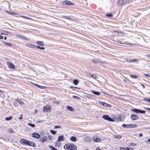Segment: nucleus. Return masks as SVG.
I'll use <instances>...</instances> for the list:
<instances>
[{"mask_svg": "<svg viewBox=\"0 0 150 150\" xmlns=\"http://www.w3.org/2000/svg\"><path fill=\"white\" fill-rule=\"evenodd\" d=\"M122 127L124 128H126L127 127V125L125 124H123L122 125Z\"/></svg>", "mask_w": 150, "mask_h": 150, "instance_id": "nucleus-50", "label": "nucleus"}, {"mask_svg": "<svg viewBox=\"0 0 150 150\" xmlns=\"http://www.w3.org/2000/svg\"><path fill=\"white\" fill-rule=\"evenodd\" d=\"M36 43L37 44L40 45L44 46L43 42L42 41H38Z\"/></svg>", "mask_w": 150, "mask_h": 150, "instance_id": "nucleus-24", "label": "nucleus"}, {"mask_svg": "<svg viewBox=\"0 0 150 150\" xmlns=\"http://www.w3.org/2000/svg\"><path fill=\"white\" fill-rule=\"evenodd\" d=\"M128 149H129V150H134V149L133 148H129V147H128Z\"/></svg>", "mask_w": 150, "mask_h": 150, "instance_id": "nucleus-54", "label": "nucleus"}, {"mask_svg": "<svg viewBox=\"0 0 150 150\" xmlns=\"http://www.w3.org/2000/svg\"><path fill=\"white\" fill-rule=\"evenodd\" d=\"M32 136L38 139H39L41 137L40 135L38 133H34L32 134Z\"/></svg>", "mask_w": 150, "mask_h": 150, "instance_id": "nucleus-8", "label": "nucleus"}, {"mask_svg": "<svg viewBox=\"0 0 150 150\" xmlns=\"http://www.w3.org/2000/svg\"><path fill=\"white\" fill-rule=\"evenodd\" d=\"M132 111L134 112L137 113H141L144 114L145 113V110H141L137 108H133L131 109Z\"/></svg>", "mask_w": 150, "mask_h": 150, "instance_id": "nucleus-3", "label": "nucleus"}, {"mask_svg": "<svg viewBox=\"0 0 150 150\" xmlns=\"http://www.w3.org/2000/svg\"><path fill=\"white\" fill-rule=\"evenodd\" d=\"M67 109L68 110H69L71 111H74V109L71 107L70 106H67Z\"/></svg>", "mask_w": 150, "mask_h": 150, "instance_id": "nucleus-22", "label": "nucleus"}, {"mask_svg": "<svg viewBox=\"0 0 150 150\" xmlns=\"http://www.w3.org/2000/svg\"><path fill=\"white\" fill-rule=\"evenodd\" d=\"M64 18L67 19L69 20H73V19L71 16H64Z\"/></svg>", "mask_w": 150, "mask_h": 150, "instance_id": "nucleus-20", "label": "nucleus"}, {"mask_svg": "<svg viewBox=\"0 0 150 150\" xmlns=\"http://www.w3.org/2000/svg\"><path fill=\"white\" fill-rule=\"evenodd\" d=\"M92 92L94 94L97 95L99 96L100 94V93L99 92L96 91H93Z\"/></svg>", "mask_w": 150, "mask_h": 150, "instance_id": "nucleus-19", "label": "nucleus"}, {"mask_svg": "<svg viewBox=\"0 0 150 150\" xmlns=\"http://www.w3.org/2000/svg\"><path fill=\"white\" fill-rule=\"evenodd\" d=\"M28 47H33L34 48H35L36 47V46L35 45L30 44H29V45Z\"/></svg>", "mask_w": 150, "mask_h": 150, "instance_id": "nucleus-36", "label": "nucleus"}, {"mask_svg": "<svg viewBox=\"0 0 150 150\" xmlns=\"http://www.w3.org/2000/svg\"><path fill=\"white\" fill-rule=\"evenodd\" d=\"M20 16L23 18H25L27 19H30V20H32V18H28V17H26L24 16Z\"/></svg>", "mask_w": 150, "mask_h": 150, "instance_id": "nucleus-34", "label": "nucleus"}, {"mask_svg": "<svg viewBox=\"0 0 150 150\" xmlns=\"http://www.w3.org/2000/svg\"><path fill=\"white\" fill-rule=\"evenodd\" d=\"M28 125H29L30 126L33 127H35V124H31V123H28Z\"/></svg>", "mask_w": 150, "mask_h": 150, "instance_id": "nucleus-38", "label": "nucleus"}, {"mask_svg": "<svg viewBox=\"0 0 150 150\" xmlns=\"http://www.w3.org/2000/svg\"><path fill=\"white\" fill-rule=\"evenodd\" d=\"M70 140L73 142H75L76 141V138L75 137L72 136L71 137Z\"/></svg>", "mask_w": 150, "mask_h": 150, "instance_id": "nucleus-18", "label": "nucleus"}, {"mask_svg": "<svg viewBox=\"0 0 150 150\" xmlns=\"http://www.w3.org/2000/svg\"><path fill=\"white\" fill-rule=\"evenodd\" d=\"M143 100L148 102H150V98H145L143 99Z\"/></svg>", "mask_w": 150, "mask_h": 150, "instance_id": "nucleus-21", "label": "nucleus"}, {"mask_svg": "<svg viewBox=\"0 0 150 150\" xmlns=\"http://www.w3.org/2000/svg\"><path fill=\"white\" fill-rule=\"evenodd\" d=\"M72 4V3L70 1H68L67 0H65L63 2V4L64 5H71Z\"/></svg>", "mask_w": 150, "mask_h": 150, "instance_id": "nucleus-12", "label": "nucleus"}, {"mask_svg": "<svg viewBox=\"0 0 150 150\" xmlns=\"http://www.w3.org/2000/svg\"><path fill=\"white\" fill-rule=\"evenodd\" d=\"M90 75L92 77V78H93L94 79H96L97 77L96 75H94V74H92L91 75V74H90Z\"/></svg>", "mask_w": 150, "mask_h": 150, "instance_id": "nucleus-42", "label": "nucleus"}, {"mask_svg": "<svg viewBox=\"0 0 150 150\" xmlns=\"http://www.w3.org/2000/svg\"><path fill=\"white\" fill-rule=\"evenodd\" d=\"M49 147L52 150H54L55 149V147L52 146H49Z\"/></svg>", "mask_w": 150, "mask_h": 150, "instance_id": "nucleus-45", "label": "nucleus"}, {"mask_svg": "<svg viewBox=\"0 0 150 150\" xmlns=\"http://www.w3.org/2000/svg\"><path fill=\"white\" fill-rule=\"evenodd\" d=\"M73 98H76L78 99H80V98H79V97H78L76 96H73Z\"/></svg>", "mask_w": 150, "mask_h": 150, "instance_id": "nucleus-49", "label": "nucleus"}, {"mask_svg": "<svg viewBox=\"0 0 150 150\" xmlns=\"http://www.w3.org/2000/svg\"><path fill=\"white\" fill-rule=\"evenodd\" d=\"M131 0H119L117 3L118 6H122L130 2Z\"/></svg>", "mask_w": 150, "mask_h": 150, "instance_id": "nucleus-2", "label": "nucleus"}, {"mask_svg": "<svg viewBox=\"0 0 150 150\" xmlns=\"http://www.w3.org/2000/svg\"><path fill=\"white\" fill-rule=\"evenodd\" d=\"M8 66L10 68H13L15 67L14 65L11 62L8 63Z\"/></svg>", "mask_w": 150, "mask_h": 150, "instance_id": "nucleus-17", "label": "nucleus"}, {"mask_svg": "<svg viewBox=\"0 0 150 150\" xmlns=\"http://www.w3.org/2000/svg\"><path fill=\"white\" fill-rule=\"evenodd\" d=\"M144 75L148 77H150V75L149 74H145Z\"/></svg>", "mask_w": 150, "mask_h": 150, "instance_id": "nucleus-53", "label": "nucleus"}, {"mask_svg": "<svg viewBox=\"0 0 150 150\" xmlns=\"http://www.w3.org/2000/svg\"><path fill=\"white\" fill-rule=\"evenodd\" d=\"M73 83L75 85H77L78 84L79 81L77 79H74L73 81Z\"/></svg>", "mask_w": 150, "mask_h": 150, "instance_id": "nucleus-25", "label": "nucleus"}, {"mask_svg": "<svg viewBox=\"0 0 150 150\" xmlns=\"http://www.w3.org/2000/svg\"><path fill=\"white\" fill-rule=\"evenodd\" d=\"M127 125V128H129L130 127H131V124H127L126 125Z\"/></svg>", "mask_w": 150, "mask_h": 150, "instance_id": "nucleus-51", "label": "nucleus"}, {"mask_svg": "<svg viewBox=\"0 0 150 150\" xmlns=\"http://www.w3.org/2000/svg\"><path fill=\"white\" fill-rule=\"evenodd\" d=\"M104 93L105 94H106V95H108V96L110 95V94H108V93Z\"/></svg>", "mask_w": 150, "mask_h": 150, "instance_id": "nucleus-61", "label": "nucleus"}, {"mask_svg": "<svg viewBox=\"0 0 150 150\" xmlns=\"http://www.w3.org/2000/svg\"><path fill=\"white\" fill-rule=\"evenodd\" d=\"M141 85H142V86H143V88H145V86H144L143 85V84H142Z\"/></svg>", "mask_w": 150, "mask_h": 150, "instance_id": "nucleus-64", "label": "nucleus"}, {"mask_svg": "<svg viewBox=\"0 0 150 150\" xmlns=\"http://www.w3.org/2000/svg\"><path fill=\"white\" fill-rule=\"evenodd\" d=\"M125 61L126 62H132V60H131L130 59H128L127 58H125Z\"/></svg>", "mask_w": 150, "mask_h": 150, "instance_id": "nucleus-37", "label": "nucleus"}, {"mask_svg": "<svg viewBox=\"0 0 150 150\" xmlns=\"http://www.w3.org/2000/svg\"><path fill=\"white\" fill-rule=\"evenodd\" d=\"M106 16L110 17H112L113 16V15L111 14H106Z\"/></svg>", "mask_w": 150, "mask_h": 150, "instance_id": "nucleus-44", "label": "nucleus"}, {"mask_svg": "<svg viewBox=\"0 0 150 150\" xmlns=\"http://www.w3.org/2000/svg\"><path fill=\"white\" fill-rule=\"evenodd\" d=\"M64 138L63 136L61 135L59 137L57 141V142H62L64 141Z\"/></svg>", "mask_w": 150, "mask_h": 150, "instance_id": "nucleus-14", "label": "nucleus"}, {"mask_svg": "<svg viewBox=\"0 0 150 150\" xmlns=\"http://www.w3.org/2000/svg\"><path fill=\"white\" fill-rule=\"evenodd\" d=\"M12 117V116H10L8 117H7L5 118V120L6 121H9L11 120Z\"/></svg>", "mask_w": 150, "mask_h": 150, "instance_id": "nucleus-33", "label": "nucleus"}, {"mask_svg": "<svg viewBox=\"0 0 150 150\" xmlns=\"http://www.w3.org/2000/svg\"><path fill=\"white\" fill-rule=\"evenodd\" d=\"M120 150H129L128 147H120Z\"/></svg>", "mask_w": 150, "mask_h": 150, "instance_id": "nucleus-32", "label": "nucleus"}, {"mask_svg": "<svg viewBox=\"0 0 150 150\" xmlns=\"http://www.w3.org/2000/svg\"><path fill=\"white\" fill-rule=\"evenodd\" d=\"M96 150H101V149H100L99 148H97L96 149Z\"/></svg>", "mask_w": 150, "mask_h": 150, "instance_id": "nucleus-63", "label": "nucleus"}, {"mask_svg": "<svg viewBox=\"0 0 150 150\" xmlns=\"http://www.w3.org/2000/svg\"><path fill=\"white\" fill-rule=\"evenodd\" d=\"M137 127V125L135 124H131V127L133 128V127Z\"/></svg>", "mask_w": 150, "mask_h": 150, "instance_id": "nucleus-43", "label": "nucleus"}, {"mask_svg": "<svg viewBox=\"0 0 150 150\" xmlns=\"http://www.w3.org/2000/svg\"><path fill=\"white\" fill-rule=\"evenodd\" d=\"M48 138L50 140H52L53 139V138L51 136H48Z\"/></svg>", "mask_w": 150, "mask_h": 150, "instance_id": "nucleus-47", "label": "nucleus"}, {"mask_svg": "<svg viewBox=\"0 0 150 150\" xmlns=\"http://www.w3.org/2000/svg\"><path fill=\"white\" fill-rule=\"evenodd\" d=\"M145 56L147 57L150 58V54H146L145 55Z\"/></svg>", "mask_w": 150, "mask_h": 150, "instance_id": "nucleus-56", "label": "nucleus"}, {"mask_svg": "<svg viewBox=\"0 0 150 150\" xmlns=\"http://www.w3.org/2000/svg\"><path fill=\"white\" fill-rule=\"evenodd\" d=\"M139 136L140 137H142L143 136V134H142V133H140L139 134Z\"/></svg>", "mask_w": 150, "mask_h": 150, "instance_id": "nucleus-58", "label": "nucleus"}, {"mask_svg": "<svg viewBox=\"0 0 150 150\" xmlns=\"http://www.w3.org/2000/svg\"><path fill=\"white\" fill-rule=\"evenodd\" d=\"M130 76L131 78L133 79H136L138 77L137 76L135 75H130Z\"/></svg>", "mask_w": 150, "mask_h": 150, "instance_id": "nucleus-35", "label": "nucleus"}, {"mask_svg": "<svg viewBox=\"0 0 150 150\" xmlns=\"http://www.w3.org/2000/svg\"><path fill=\"white\" fill-rule=\"evenodd\" d=\"M91 61L93 62L96 63H105V62L104 61H101L100 60L97 58H93L91 59Z\"/></svg>", "mask_w": 150, "mask_h": 150, "instance_id": "nucleus-6", "label": "nucleus"}, {"mask_svg": "<svg viewBox=\"0 0 150 150\" xmlns=\"http://www.w3.org/2000/svg\"><path fill=\"white\" fill-rule=\"evenodd\" d=\"M114 137L115 138H116L118 139H120L122 138V136L120 135H115L114 136Z\"/></svg>", "mask_w": 150, "mask_h": 150, "instance_id": "nucleus-31", "label": "nucleus"}, {"mask_svg": "<svg viewBox=\"0 0 150 150\" xmlns=\"http://www.w3.org/2000/svg\"><path fill=\"white\" fill-rule=\"evenodd\" d=\"M50 132L53 135H54L56 133V132L52 130H50Z\"/></svg>", "mask_w": 150, "mask_h": 150, "instance_id": "nucleus-41", "label": "nucleus"}, {"mask_svg": "<svg viewBox=\"0 0 150 150\" xmlns=\"http://www.w3.org/2000/svg\"><path fill=\"white\" fill-rule=\"evenodd\" d=\"M38 49H40L41 50H44L45 49V48L44 47H41L39 46H38L36 47Z\"/></svg>", "mask_w": 150, "mask_h": 150, "instance_id": "nucleus-40", "label": "nucleus"}, {"mask_svg": "<svg viewBox=\"0 0 150 150\" xmlns=\"http://www.w3.org/2000/svg\"><path fill=\"white\" fill-rule=\"evenodd\" d=\"M5 12L11 15H15V13L10 12L8 11H6Z\"/></svg>", "mask_w": 150, "mask_h": 150, "instance_id": "nucleus-26", "label": "nucleus"}, {"mask_svg": "<svg viewBox=\"0 0 150 150\" xmlns=\"http://www.w3.org/2000/svg\"><path fill=\"white\" fill-rule=\"evenodd\" d=\"M50 106H44L43 110L44 112H48L50 111Z\"/></svg>", "mask_w": 150, "mask_h": 150, "instance_id": "nucleus-7", "label": "nucleus"}, {"mask_svg": "<svg viewBox=\"0 0 150 150\" xmlns=\"http://www.w3.org/2000/svg\"><path fill=\"white\" fill-rule=\"evenodd\" d=\"M28 146H33V147H36V145L35 143L33 141H29Z\"/></svg>", "mask_w": 150, "mask_h": 150, "instance_id": "nucleus-10", "label": "nucleus"}, {"mask_svg": "<svg viewBox=\"0 0 150 150\" xmlns=\"http://www.w3.org/2000/svg\"><path fill=\"white\" fill-rule=\"evenodd\" d=\"M4 38V37L3 36L0 35V39H2Z\"/></svg>", "mask_w": 150, "mask_h": 150, "instance_id": "nucleus-57", "label": "nucleus"}, {"mask_svg": "<svg viewBox=\"0 0 150 150\" xmlns=\"http://www.w3.org/2000/svg\"><path fill=\"white\" fill-rule=\"evenodd\" d=\"M16 36L17 37L19 38L25 40H28V39L25 38V37L23 36L20 35H16Z\"/></svg>", "mask_w": 150, "mask_h": 150, "instance_id": "nucleus-13", "label": "nucleus"}, {"mask_svg": "<svg viewBox=\"0 0 150 150\" xmlns=\"http://www.w3.org/2000/svg\"><path fill=\"white\" fill-rule=\"evenodd\" d=\"M16 101L21 104H23L24 103L20 99H17L16 100Z\"/></svg>", "mask_w": 150, "mask_h": 150, "instance_id": "nucleus-30", "label": "nucleus"}, {"mask_svg": "<svg viewBox=\"0 0 150 150\" xmlns=\"http://www.w3.org/2000/svg\"><path fill=\"white\" fill-rule=\"evenodd\" d=\"M103 117L104 119L107 120L111 122L114 121V120L111 118L108 115H103Z\"/></svg>", "mask_w": 150, "mask_h": 150, "instance_id": "nucleus-4", "label": "nucleus"}, {"mask_svg": "<svg viewBox=\"0 0 150 150\" xmlns=\"http://www.w3.org/2000/svg\"><path fill=\"white\" fill-rule=\"evenodd\" d=\"M131 60H132V62H135L137 61V59H133Z\"/></svg>", "mask_w": 150, "mask_h": 150, "instance_id": "nucleus-52", "label": "nucleus"}, {"mask_svg": "<svg viewBox=\"0 0 150 150\" xmlns=\"http://www.w3.org/2000/svg\"><path fill=\"white\" fill-rule=\"evenodd\" d=\"M64 147L65 149L70 150H76L77 149L76 146L73 144H70L68 143L66 144L64 146Z\"/></svg>", "mask_w": 150, "mask_h": 150, "instance_id": "nucleus-1", "label": "nucleus"}, {"mask_svg": "<svg viewBox=\"0 0 150 150\" xmlns=\"http://www.w3.org/2000/svg\"><path fill=\"white\" fill-rule=\"evenodd\" d=\"M100 139L97 136H94L93 138V140L96 142H98L100 140Z\"/></svg>", "mask_w": 150, "mask_h": 150, "instance_id": "nucleus-15", "label": "nucleus"}, {"mask_svg": "<svg viewBox=\"0 0 150 150\" xmlns=\"http://www.w3.org/2000/svg\"><path fill=\"white\" fill-rule=\"evenodd\" d=\"M23 117H22V115H21L20 117H19V119L20 120H21L22 119Z\"/></svg>", "mask_w": 150, "mask_h": 150, "instance_id": "nucleus-59", "label": "nucleus"}, {"mask_svg": "<svg viewBox=\"0 0 150 150\" xmlns=\"http://www.w3.org/2000/svg\"><path fill=\"white\" fill-rule=\"evenodd\" d=\"M131 119L132 120H136L137 119L138 117V116L135 114H132L131 115Z\"/></svg>", "mask_w": 150, "mask_h": 150, "instance_id": "nucleus-11", "label": "nucleus"}, {"mask_svg": "<svg viewBox=\"0 0 150 150\" xmlns=\"http://www.w3.org/2000/svg\"><path fill=\"white\" fill-rule=\"evenodd\" d=\"M47 140V138L46 137H43L42 138L40 139V142H41L42 143H43L45 142Z\"/></svg>", "mask_w": 150, "mask_h": 150, "instance_id": "nucleus-16", "label": "nucleus"}, {"mask_svg": "<svg viewBox=\"0 0 150 150\" xmlns=\"http://www.w3.org/2000/svg\"><path fill=\"white\" fill-rule=\"evenodd\" d=\"M106 106L108 107H112V105L110 104H107V105Z\"/></svg>", "mask_w": 150, "mask_h": 150, "instance_id": "nucleus-55", "label": "nucleus"}, {"mask_svg": "<svg viewBox=\"0 0 150 150\" xmlns=\"http://www.w3.org/2000/svg\"><path fill=\"white\" fill-rule=\"evenodd\" d=\"M20 142L22 144L27 145H28V143H29V141L23 139H21Z\"/></svg>", "mask_w": 150, "mask_h": 150, "instance_id": "nucleus-5", "label": "nucleus"}, {"mask_svg": "<svg viewBox=\"0 0 150 150\" xmlns=\"http://www.w3.org/2000/svg\"><path fill=\"white\" fill-rule=\"evenodd\" d=\"M34 85H35L36 86H37V87L39 88H41V89H43V88H46V87L42 86L40 85H39L38 84H34Z\"/></svg>", "mask_w": 150, "mask_h": 150, "instance_id": "nucleus-23", "label": "nucleus"}, {"mask_svg": "<svg viewBox=\"0 0 150 150\" xmlns=\"http://www.w3.org/2000/svg\"><path fill=\"white\" fill-rule=\"evenodd\" d=\"M145 109L147 110H150V108H145Z\"/></svg>", "mask_w": 150, "mask_h": 150, "instance_id": "nucleus-60", "label": "nucleus"}, {"mask_svg": "<svg viewBox=\"0 0 150 150\" xmlns=\"http://www.w3.org/2000/svg\"><path fill=\"white\" fill-rule=\"evenodd\" d=\"M115 119H116V120L118 121H122V120L121 117L120 116H118L117 118H115Z\"/></svg>", "mask_w": 150, "mask_h": 150, "instance_id": "nucleus-29", "label": "nucleus"}, {"mask_svg": "<svg viewBox=\"0 0 150 150\" xmlns=\"http://www.w3.org/2000/svg\"><path fill=\"white\" fill-rule=\"evenodd\" d=\"M136 145V144L134 143H130L129 144V146H135Z\"/></svg>", "mask_w": 150, "mask_h": 150, "instance_id": "nucleus-39", "label": "nucleus"}, {"mask_svg": "<svg viewBox=\"0 0 150 150\" xmlns=\"http://www.w3.org/2000/svg\"><path fill=\"white\" fill-rule=\"evenodd\" d=\"M61 128H62V127L60 126H54V128L55 129Z\"/></svg>", "mask_w": 150, "mask_h": 150, "instance_id": "nucleus-48", "label": "nucleus"}, {"mask_svg": "<svg viewBox=\"0 0 150 150\" xmlns=\"http://www.w3.org/2000/svg\"><path fill=\"white\" fill-rule=\"evenodd\" d=\"M147 141L149 142H150V139H148L147 140Z\"/></svg>", "mask_w": 150, "mask_h": 150, "instance_id": "nucleus-62", "label": "nucleus"}, {"mask_svg": "<svg viewBox=\"0 0 150 150\" xmlns=\"http://www.w3.org/2000/svg\"><path fill=\"white\" fill-rule=\"evenodd\" d=\"M8 132L11 133H12L13 132V131L11 129H9L8 130Z\"/></svg>", "mask_w": 150, "mask_h": 150, "instance_id": "nucleus-46", "label": "nucleus"}, {"mask_svg": "<svg viewBox=\"0 0 150 150\" xmlns=\"http://www.w3.org/2000/svg\"><path fill=\"white\" fill-rule=\"evenodd\" d=\"M99 103L100 104L105 106H107V103L103 102H100Z\"/></svg>", "mask_w": 150, "mask_h": 150, "instance_id": "nucleus-28", "label": "nucleus"}, {"mask_svg": "<svg viewBox=\"0 0 150 150\" xmlns=\"http://www.w3.org/2000/svg\"><path fill=\"white\" fill-rule=\"evenodd\" d=\"M22 4L23 5V6L25 9L28 8L29 6H30V4H29L24 2H23L22 3Z\"/></svg>", "mask_w": 150, "mask_h": 150, "instance_id": "nucleus-9", "label": "nucleus"}, {"mask_svg": "<svg viewBox=\"0 0 150 150\" xmlns=\"http://www.w3.org/2000/svg\"><path fill=\"white\" fill-rule=\"evenodd\" d=\"M4 44H5L6 45L8 46H9V47H11L12 46V45L10 43H9L8 42H5L4 43Z\"/></svg>", "mask_w": 150, "mask_h": 150, "instance_id": "nucleus-27", "label": "nucleus"}]
</instances>
